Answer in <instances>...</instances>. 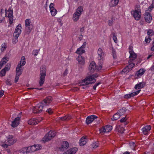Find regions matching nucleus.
<instances>
[{
  "label": "nucleus",
  "mask_w": 154,
  "mask_h": 154,
  "mask_svg": "<svg viewBox=\"0 0 154 154\" xmlns=\"http://www.w3.org/2000/svg\"><path fill=\"white\" fill-rule=\"evenodd\" d=\"M17 141L16 139L11 135H9L7 137V139L4 142H2L1 145L4 148H7L8 146L14 143Z\"/></svg>",
  "instance_id": "nucleus-1"
},
{
  "label": "nucleus",
  "mask_w": 154,
  "mask_h": 154,
  "mask_svg": "<svg viewBox=\"0 0 154 154\" xmlns=\"http://www.w3.org/2000/svg\"><path fill=\"white\" fill-rule=\"evenodd\" d=\"M98 75L97 74H94L92 75H90L87 77L85 79L79 83L80 85L84 86L88 85L94 83L96 80L94 78L97 77Z\"/></svg>",
  "instance_id": "nucleus-2"
},
{
  "label": "nucleus",
  "mask_w": 154,
  "mask_h": 154,
  "mask_svg": "<svg viewBox=\"0 0 154 154\" xmlns=\"http://www.w3.org/2000/svg\"><path fill=\"white\" fill-rule=\"evenodd\" d=\"M131 14L133 16L135 20H139L141 15L140 5H136L135 7L134 10H132L131 11Z\"/></svg>",
  "instance_id": "nucleus-3"
},
{
  "label": "nucleus",
  "mask_w": 154,
  "mask_h": 154,
  "mask_svg": "<svg viewBox=\"0 0 154 154\" xmlns=\"http://www.w3.org/2000/svg\"><path fill=\"white\" fill-rule=\"evenodd\" d=\"M40 80L39 83L40 86H42L44 82L45 78L46 73V69L45 67L42 66L40 69Z\"/></svg>",
  "instance_id": "nucleus-4"
},
{
  "label": "nucleus",
  "mask_w": 154,
  "mask_h": 154,
  "mask_svg": "<svg viewBox=\"0 0 154 154\" xmlns=\"http://www.w3.org/2000/svg\"><path fill=\"white\" fill-rule=\"evenodd\" d=\"M31 22L30 19H26L25 21V25L26 29L25 32L26 34H29L31 32L33 26L31 24Z\"/></svg>",
  "instance_id": "nucleus-5"
},
{
  "label": "nucleus",
  "mask_w": 154,
  "mask_h": 154,
  "mask_svg": "<svg viewBox=\"0 0 154 154\" xmlns=\"http://www.w3.org/2000/svg\"><path fill=\"white\" fill-rule=\"evenodd\" d=\"M11 7H10L9 8L7 11L5 10L6 11V16L8 17L9 18V23L10 24H11L13 23V11L12 10Z\"/></svg>",
  "instance_id": "nucleus-6"
},
{
  "label": "nucleus",
  "mask_w": 154,
  "mask_h": 154,
  "mask_svg": "<svg viewBox=\"0 0 154 154\" xmlns=\"http://www.w3.org/2000/svg\"><path fill=\"white\" fill-rule=\"evenodd\" d=\"M112 129V126L107 125L100 128L99 129V131L101 134H103L105 133L110 132L111 131Z\"/></svg>",
  "instance_id": "nucleus-7"
},
{
  "label": "nucleus",
  "mask_w": 154,
  "mask_h": 154,
  "mask_svg": "<svg viewBox=\"0 0 154 154\" xmlns=\"http://www.w3.org/2000/svg\"><path fill=\"white\" fill-rule=\"evenodd\" d=\"M55 136V134L54 132L51 131H50L43 138V141L45 142L48 141L54 137Z\"/></svg>",
  "instance_id": "nucleus-8"
},
{
  "label": "nucleus",
  "mask_w": 154,
  "mask_h": 154,
  "mask_svg": "<svg viewBox=\"0 0 154 154\" xmlns=\"http://www.w3.org/2000/svg\"><path fill=\"white\" fill-rule=\"evenodd\" d=\"M52 100L53 98L51 96H48L43 100L41 104L43 107L45 106H48L52 102Z\"/></svg>",
  "instance_id": "nucleus-9"
},
{
  "label": "nucleus",
  "mask_w": 154,
  "mask_h": 154,
  "mask_svg": "<svg viewBox=\"0 0 154 154\" xmlns=\"http://www.w3.org/2000/svg\"><path fill=\"white\" fill-rule=\"evenodd\" d=\"M43 108V106L40 103L36 106L34 107L32 109L33 112L34 113H38L42 112Z\"/></svg>",
  "instance_id": "nucleus-10"
},
{
  "label": "nucleus",
  "mask_w": 154,
  "mask_h": 154,
  "mask_svg": "<svg viewBox=\"0 0 154 154\" xmlns=\"http://www.w3.org/2000/svg\"><path fill=\"white\" fill-rule=\"evenodd\" d=\"M97 118V117L96 116L94 115L88 116L86 118V123L87 125H88L92 122L93 121H94Z\"/></svg>",
  "instance_id": "nucleus-11"
},
{
  "label": "nucleus",
  "mask_w": 154,
  "mask_h": 154,
  "mask_svg": "<svg viewBox=\"0 0 154 154\" xmlns=\"http://www.w3.org/2000/svg\"><path fill=\"white\" fill-rule=\"evenodd\" d=\"M69 144L66 141H64L62 143V144L59 147V149L61 151H63L67 149L69 147Z\"/></svg>",
  "instance_id": "nucleus-12"
},
{
  "label": "nucleus",
  "mask_w": 154,
  "mask_h": 154,
  "mask_svg": "<svg viewBox=\"0 0 154 154\" xmlns=\"http://www.w3.org/2000/svg\"><path fill=\"white\" fill-rule=\"evenodd\" d=\"M141 91L140 90H139L135 92H134L131 94H128L125 95L124 96V98L125 99H128L138 94Z\"/></svg>",
  "instance_id": "nucleus-13"
},
{
  "label": "nucleus",
  "mask_w": 154,
  "mask_h": 154,
  "mask_svg": "<svg viewBox=\"0 0 154 154\" xmlns=\"http://www.w3.org/2000/svg\"><path fill=\"white\" fill-rule=\"evenodd\" d=\"M103 50V49L101 48H99L98 49L97 54L98 57V58L99 60H101L105 56V53Z\"/></svg>",
  "instance_id": "nucleus-14"
},
{
  "label": "nucleus",
  "mask_w": 154,
  "mask_h": 154,
  "mask_svg": "<svg viewBox=\"0 0 154 154\" xmlns=\"http://www.w3.org/2000/svg\"><path fill=\"white\" fill-rule=\"evenodd\" d=\"M151 129V126L150 125H146L142 129L143 133L144 135H148Z\"/></svg>",
  "instance_id": "nucleus-15"
},
{
  "label": "nucleus",
  "mask_w": 154,
  "mask_h": 154,
  "mask_svg": "<svg viewBox=\"0 0 154 154\" xmlns=\"http://www.w3.org/2000/svg\"><path fill=\"white\" fill-rule=\"evenodd\" d=\"M20 119V118L19 117L15 118L14 120L12 122L11 126L13 128L17 127L19 124Z\"/></svg>",
  "instance_id": "nucleus-16"
},
{
  "label": "nucleus",
  "mask_w": 154,
  "mask_h": 154,
  "mask_svg": "<svg viewBox=\"0 0 154 154\" xmlns=\"http://www.w3.org/2000/svg\"><path fill=\"white\" fill-rule=\"evenodd\" d=\"M22 29V28L21 26V24H19L16 26L14 34L20 35L21 33Z\"/></svg>",
  "instance_id": "nucleus-17"
},
{
  "label": "nucleus",
  "mask_w": 154,
  "mask_h": 154,
  "mask_svg": "<svg viewBox=\"0 0 154 154\" xmlns=\"http://www.w3.org/2000/svg\"><path fill=\"white\" fill-rule=\"evenodd\" d=\"M144 17L145 19V21L148 23H150L152 20V17L150 13L146 12L145 13L144 16Z\"/></svg>",
  "instance_id": "nucleus-18"
},
{
  "label": "nucleus",
  "mask_w": 154,
  "mask_h": 154,
  "mask_svg": "<svg viewBox=\"0 0 154 154\" xmlns=\"http://www.w3.org/2000/svg\"><path fill=\"white\" fill-rule=\"evenodd\" d=\"M89 69L91 72H93L96 70V64L94 62H92L90 64Z\"/></svg>",
  "instance_id": "nucleus-19"
},
{
  "label": "nucleus",
  "mask_w": 154,
  "mask_h": 154,
  "mask_svg": "<svg viewBox=\"0 0 154 154\" xmlns=\"http://www.w3.org/2000/svg\"><path fill=\"white\" fill-rule=\"evenodd\" d=\"M145 71L146 70L144 69H140L136 72L135 76L137 78H140L143 74Z\"/></svg>",
  "instance_id": "nucleus-20"
},
{
  "label": "nucleus",
  "mask_w": 154,
  "mask_h": 154,
  "mask_svg": "<svg viewBox=\"0 0 154 154\" xmlns=\"http://www.w3.org/2000/svg\"><path fill=\"white\" fill-rule=\"evenodd\" d=\"M77 60L78 62L79 63L82 65H84L85 64V59L84 57L81 55L78 56L77 58Z\"/></svg>",
  "instance_id": "nucleus-21"
},
{
  "label": "nucleus",
  "mask_w": 154,
  "mask_h": 154,
  "mask_svg": "<svg viewBox=\"0 0 154 154\" xmlns=\"http://www.w3.org/2000/svg\"><path fill=\"white\" fill-rule=\"evenodd\" d=\"M18 152L19 154H27V153H29L27 147L23 148L19 150Z\"/></svg>",
  "instance_id": "nucleus-22"
},
{
  "label": "nucleus",
  "mask_w": 154,
  "mask_h": 154,
  "mask_svg": "<svg viewBox=\"0 0 154 154\" xmlns=\"http://www.w3.org/2000/svg\"><path fill=\"white\" fill-rule=\"evenodd\" d=\"M21 67L20 64H18L16 68V74L18 75H20L22 72Z\"/></svg>",
  "instance_id": "nucleus-23"
},
{
  "label": "nucleus",
  "mask_w": 154,
  "mask_h": 154,
  "mask_svg": "<svg viewBox=\"0 0 154 154\" xmlns=\"http://www.w3.org/2000/svg\"><path fill=\"white\" fill-rule=\"evenodd\" d=\"M119 0H111L109 3V6L110 7H115L117 5Z\"/></svg>",
  "instance_id": "nucleus-24"
},
{
  "label": "nucleus",
  "mask_w": 154,
  "mask_h": 154,
  "mask_svg": "<svg viewBox=\"0 0 154 154\" xmlns=\"http://www.w3.org/2000/svg\"><path fill=\"white\" fill-rule=\"evenodd\" d=\"M72 117L70 115L68 114L66 115L65 116L63 117H59V119L61 121H68L69 120L72 118Z\"/></svg>",
  "instance_id": "nucleus-25"
},
{
  "label": "nucleus",
  "mask_w": 154,
  "mask_h": 154,
  "mask_svg": "<svg viewBox=\"0 0 154 154\" xmlns=\"http://www.w3.org/2000/svg\"><path fill=\"white\" fill-rule=\"evenodd\" d=\"M145 85V83L144 82H140L138 84L136 85L134 87L136 89H139L143 88Z\"/></svg>",
  "instance_id": "nucleus-26"
},
{
  "label": "nucleus",
  "mask_w": 154,
  "mask_h": 154,
  "mask_svg": "<svg viewBox=\"0 0 154 154\" xmlns=\"http://www.w3.org/2000/svg\"><path fill=\"white\" fill-rule=\"evenodd\" d=\"M116 130L119 132L121 133H122L124 131V128L120 125H118L116 126Z\"/></svg>",
  "instance_id": "nucleus-27"
},
{
  "label": "nucleus",
  "mask_w": 154,
  "mask_h": 154,
  "mask_svg": "<svg viewBox=\"0 0 154 154\" xmlns=\"http://www.w3.org/2000/svg\"><path fill=\"white\" fill-rule=\"evenodd\" d=\"M9 60V57H4L0 61V64L3 65H4Z\"/></svg>",
  "instance_id": "nucleus-28"
},
{
  "label": "nucleus",
  "mask_w": 154,
  "mask_h": 154,
  "mask_svg": "<svg viewBox=\"0 0 154 154\" xmlns=\"http://www.w3.org/2000/svg\"><path fill=\"white\" fill-rule=\"evenodd\" d=\"M86 143V138L84 137H82L80 140L79 143L80 146H82L85 144Z\"/></svg>",
  "instance_id": "nucleus-29"
},
{
  "label": "nucleus",
  "mask_w": 154,
  "mask_h": 154,
  "mask_svg": "<svg viewBox=\"0 0 154 154\" xmlns=\"http://www.w3.org/2000/svg\"><path fill=\"white\" fill-rule=\"evenodd\" d=\"M80 16V15L75 13L73 15V20L75 22L77 21L79 19Z\"/></svg>",
  "instance_id": "nucleus-30"
},
{
  "label": "nucleus",
  "mask_w": 154,
  "mask_h": 154,
  "mask_svg": "<svg viewBox=\"0 0 154 154\" xmlns=\"http://www.w3.org/2000/svg\"><path fill=\"white\" fill-rule=\"evenodd\" d=\"M121 116V115L119 113L117 112L113 116L111 119L112 121L117 120Z\"/></svg>",
  "instance_id": "nucleus-31"
},
{
  "label": "nucleus",
  "mask_w": 154,
  "mask_h": 154,
  "mask_svg": "<svg viewBox=\"0 0 154 154\" xmlns=\"http://www.w3.org/2000/svg\"><path fill=\"white\" fill-rule=\"evenodd\" d=\"M83 11V8L82 6H79L76 9L75 13L80 15H81Z\"/></svg>",
  "instance_id": "nucleus-32"
},
{
  "label": "nucleus",
  "mask_w": 154,
  "mask_h": 154,
  "mask_svg": "<svg viewBox=\"0 0 154 154\" xmlns=\"http://www.w3.org/2000/svg\"><path fill=\"white\" fill-rule=\"evenodd\" d=\"M28 148V152H34L36 151V147L35 146V145L29 146Z\"/></svg>",
  "instance_id": "nucleus-33"
},
{
  "label": "nucleus",
  "mask_w": 154,
  "mask_h": 154,
  "mask_svg": "<svg viewBox=\"0 0 154 154\" xmlns=\"http://www.w3.org/2000/svg\"><path fill=\"white\" fill-rule=\"evenodd\" d=\"M26 60L24 56H22L21 57L20 61L19 63L18 64H20V66H23L26 64Z\"/></svg>",
  "instance_id": "nucleus-34"
},
{
  "label": "nucleus",
  "mask_w": 154,
  "mask_h": 154,
  "mask_svg": "<svg viewBox=\"0 0 154 154\" xmlns=\"http://www.w3.org/2000/svg\"><path fill=\"white\" fill-rule=\"evenodd\" d=\"M36 118H34L29 120L28 122V124L30 125H35L36 124Z\"/></svg>",
  "instance_id": "nucleus-35"
},
{
  "label": "nucleus",
  "mask_w": 154,
  "mask_h": 154,
  "mask_svg": "<svg viewBox=\"0 0 154 154\" xmlns=\"http://www.w3.org/2000/svg\"><path fill=\"white\" fill-rule=\"evenodd\" d=\"M19 35L13 34V38L12 40V42L14 44H15L18 41V38Z\"/></svg>",
  "instance_id": "nucleus-36"
},
{
  "label": "nucleus",
  "mask_w": 154,
  "mask_h": 154,
  "mask_svg": "<svg viewBox=\"0 0 154 154\" xmlns=\"http://www.w3.org/2000/svg\"><path fill=\"white\" fill-rule=\"evenodd\" d=\"M137 55L134 52L130 54V56H129L130 60H135L137 57Z\"/></svg>",
  "instance_id": "nucleus-37"
},
{
  "label": "nucleus",
  "mask_w": 154,
  "mask_h": 154,
  "mask_svg": "<svg viewBox=\"0 0 154 154\" xmlns=\"http://www.w3.org/2000/svg\"><path fill=\"white\" fill-rule=\"evenodd\" d=\"M68 150L70 154H75L77 150V148L76 147L72 148Z\"/></svg>",
  "instance_id": "nucleus-38"
},
{
  "label": "nucleus",
  "mask_w": 154,
  "mask_h": 154,
  "mask_svg": "<svg viewBox=\"0 0 154 154\" xmlns=\"http://www.w3.org/2000/svg\"><path fill=\"white\" fill-rule=\"evenodd\" d=\"M85 52V51L83 49L80 48L77 49L75 53L78 54H81L84 53Z\"/></svg>",
  "instance_id": "nucleus-39"
},
{
  "label": "nucleus",
  "mask_w": 154,
  "mask_h": 154,
  "mask_svg": "<svg viewBox=\"0 0 154 154\" xmlns=\"http://www.w3.org/2000/svg\"><path fill=\"white\" fill-rule=\"evenodd\" d=\"M50 11L51 14L52 16H55L57 13V10L54 8H52V9H50Z\"/></svg>",
  "instance_id": "nucleus-40"
},
{
  "label": "nucleus",
  "mask_w": 154,
  "mask_h": 154,
  "mask_svg": "<svg viewBox=\"0 0 154 154\" xmlns=\"http://www.w3.org/2000/svg\"><path fill=\"white\" fill-rule=\"evenodd\" d=\"M131 61L129 60V64L127 66L129 69L131 70L132 69V68L134 67L135 64L133 63H131Z\"/></svg>",
  "instance_id": "nucleus-41"
},
{
  "label": "nucleus",
  "mask_w": 154,
  "mask_h": 154,
  "mask_svg": "<svg viewBox=\"0 0 154 154\" xmlns=\"http://www.w3.org/2000/svg\"><path fill=\"white\" fill-rule=\"evenodd\" d=\"M7 45H5V43L4 44H2L1 46V51L2 52H3L7 48Z\"/></svg>",
  "instance_id": "nucleus-42"
},
{
  "label": "nucleus",
  "mask_w": 154,
  "mask_h": 154,
  "mask_svg": "<svg viewBox=\"0 0 154 154\" xmlns=\"http://www.w3.org/2000/svg\"><path fill=\"white\" fill-rule=\"evenodd\" d=\"M129 145L131 148L132 149H134V148H135L136 146V144L135 143L131 141L129 143Z\"/></svg>",
  "instance_id": "nucleus-43"
},
{
  "label": "nucleus",
  "mask_w": 154,
  "mask_h": 154,
  "mask_svg": "<svg viewBox=\"0 0 154 154\" xmlns=\"http://www.w3.org/2000/svg\"><path fill=\"white\" fill-rule=\"evenodd\" d=\"M147 34L149 36H151L153 35V31L152 29H149L147 32Z\"/></svg>",
  "instance_id": "nucleus-44"
},
{
  "label": "nucleus",
  "mask_w": 154,
  "mask_h": 154,
  "mask_svg": "<svg viewBox=\"0 0 154 154\" xmlns=\"http://www.w3.org/2000/svg\"><path fill=\"white\" fill-rule=\"evenodd\" d=\"M130 70H131L129 69L126 66L122 70V72L125 73H127Z\"/></svg>",
  "instance_id": "nucleus-45"
},
{
  "label": "nucleus",
  "mask_w": 154,
  "mask_h": 154,
  "mask_svg": "<svg viewBox=\"0 0 154 154\" xmlns=\"http://www.w3.org/2000/svg\"><path fill=\"white\" fill-rule=\"evenodd\" d=\"M6 71L4 69H2L0 72V76L2 77L5 76V75Z\"/></svg>",
  "instance_id": "nucleus-46"
},
{
  "label": "nucleus",
  "mask_w": 154,
  "mask_h": 154,
  "mask_svg": "<svg viewBox=\"0 0 154 154\" xmlns=\"http://www.w3.org/2000/svg\"><path fill=\"white\" fill-rule=\"evenodd\" d=\"M10 64L8 63L7 64L6 66L3 69H4V70L6 71H8L10 69Z\"/></svg>",
  "instance_id": "nucleus-47"
},
{
  "label": "nucleus",
  "mask_w": 154,
  "mask_h": 154,
  "mask_svg": "<svg viewBox=\"0 0 154 154\" xmlns=\"http://www.w3.org/2000/svg\"><path fill=\"white\" fill-rule=\"evenodd\" d=\"M40 50V49L39 50H34L32 52V54H34V56H36L38 54Z\"/></svg>",
  "instance_id": "nucleus-48"
},
{
  "label": "nucleus",
  "mask_w": 154,
  "mask_h": 154,
  "mask_svg": "<svg viewBox=\"0 0 154 154\" xmlns=\"http://www.w3.org/2000/svg\"><path fill=\"white\" fill-rule=\"evenodd\" d=\"M126 109L125 108H123L120 109L119 111V113L121 115H122V113L125 112H126Z\"/></svg>",
  "instance_id": "nucleus-49"
},
{
  "label": "nucleus",
  "mask_w": 154,
  "mask_h": 154,
  "mask_svg": "<svg viewBox=\"0 0 154 154\" xmlns=\"http://www.w3.org/2000/svg\"><path fill=\"white\" fill-rule=\"evenodd\" d=\"M152 39L150 36H148V37H146L145 39V42L146 43V44L148 42L149 43Z\"/></svg>",
  "instance_id": "nucleus-50"
},
{
  "label": "nucleus",
  "mask_w": 154,
  "mask_h": 154,
  "mask_svg": "<svg viewBox=\"0 0 154 154\" xmlns=\"http://www.w3.org/2000/svg\"><path fill=\"white\" fill-rule=\"evenodd\" d=\"M113 39L114 42L116 43H117V39L116 37V34L115 33H113Z\"/></svg>",
  "instance_id": "nucleus-51"
},
{
  "label": "nucleus",
  "mask_w": 154,
  "mask_h": 154,
  "mask_svg": "<svg viewBox=\"0 0 154 154\" xmlns=\"http://www.w3.org/2000/svg\"><path fill=\"white\" fill-rule=\"evenodd\" d=\"M129 52L130 54L134 53L133 51V47L131 46H130L129 48Z\"/></svg>",
  "instance_id": "nucleus-52"
},
{
  "label": "nucleus",
  "mask_w": 154,
  "mask_h": 154,
  "mask_svg": "<svg viewBox=\"0 0 154 154\" xmlns=\"http://www.w3.org/2000/svg\"><path fill=\"white\" fill-rule=\"evenodd\" d=\"M6 83L8 85H11L12 84L11 80L9 79H8L6 80Z\"/></svg>",
  "instance_id": "nucleus-53"
},
{
  "label": "nucleus",
  "mask_w": 154,
  "mask_h": 154,
  "mask_svg": "<svg viewBox=\"0 0 154 154\" xmlns=\"http://www.w3.org/2000/svg\"><path fill=\"white\" fill-rule=\"evenodd\" d=\"M35 145L36 147V151L42 148L41 145Z\"/></svg>",
  "instance_id": "nucleus-54"
},
{
  "label": "nucleus",
  "mask_w": 154,
  "mask_h": 154,
  "mask_svg": "<svg viewBox=\"0 0 154 154\" xmlns=\"http://www.w3.org/2000/svg\"><path fill=\"white\" fill-rule=\"evenodd\" d=\"M46 112H48L49 114H52L53 112L52 109L51 108H49L47 109Z\"/></svg>",
  "instance_id": "nucleus-55"
},
{
  "label": "nucleus",
  "mask_w": 154,
  "mask_h": 154,
  "mask_svg": "<svg viewBox=\"0 0 154 154\" xmlns=\"http://www.w3.org/2000/svg\"><path fill=\"white\" fill-rule=\"evenodd\" d=\"M42 120V117H39L36 118V124H38Z\"/></svg>",
  "instance_id": "nucleus-56"
},
{
  "label": "nucleus",
  "mask_w": 154,
  "mask_h": 154,
  "mask_svg": "<svg viewBox=\"0 0 154 154\" xmlns=\"http://www.w3.org/2000/svg\"><path fill=\"white\" fill-rule=\"evenodd\" d=\"M20 76V75H17V74H16V76L15 79V80H14V82L15 83H16L18 82L19 76Z\"/></svg>",
  "instance_id": "nucleus-57"
},
{
  "label": "nucleus",
  "mask_w": 154,
  "mask_h": 154,
  "mask_svg": "<svg viewBox=\"0 0 154 154\" xmlns=\"http://www.w3.org/2000/svg\"><path fill=\"white\" fill-rule=\"evenodd\" d=\"M127 120V119L126 117H124L122 118L120 120V122H125Z\"/></svg>",
  "instance_id": "nucleus-58"
},
{
  "label": "nucleus",
  "mask_w": 154,
  "mask_h": 154,
  "mask_svg": "<svg viewBox=\"0 0 154 154\" xmlns=\"http://www.w3.org/2000/svg\"><path fill=\"white\" fill-rule=\"evenodd\" d=\"M112 53L113 55V57L114 58H115V57H116V51L114 49H112Z\"/></svg>",
  "instance_id": "nucleus-59"
},
{
  "label": "nucleus",
  "mask_w": 154,
  "mask_h": 154,
  "mask_svg": "<svg viewBox=\"0 0 154 154\" xmlns=\"http://www.w3.org/2000/svg\"><path fill=\"white\" fill-rule=\"evenodd\" d=\"M86 45V42H84L83 44L82 45V46H81L80 48L83 49L85 48Z\"/></svg>",
  "instance_id": "nucleus-60"
},
{
  "label": "nucleus",
  "mask_w": 154,
  "mask_h": 154,
  "mask_svg": "<svg viewBox=\"0 0 154 154\" xmlns=\"http://www.w3.org/2000/svg\"><path fill=\"white\" fill-rule=\"evenodd\" d=\"M100 84V83H98L95 85L93 87V88L94 90H95L96 89V88L97 87L98 85Z\"/></svg>",
  "instance_id": "nucleus-61"
},
{
  "label": "nucleus",
  "mask_w": 154,
  "mask_h": 154,
  "mask_svg": "<svg viewBox=\"0 0 154 154\" xmlns=\"http://www.w3.org/2000/svg\"><path fill=\"white\" fill-rule=\"evenodd\" d=\"M113 23V21L112 20H109V21H108V25L109 26H111L112 25Z\"/></svg>",
  "instance_id": "nucleus-62"
},
{
  "label": "nucleus",
  "mask_w": 154,
  "mask_h": 154,
  "mask_svg": "<svg viewBox=\"0 0 154 154\" xmlns=\"http://www.w3.org/2000/svg\"><path fill=\"white\" fill-rule=\"evenodd\" d=\"M68 73V70L67 69H66L65 70L64 72H63V76H65Z\"/></svg>",
  "instance_id": "nucleus-63"
},
{
  "label": "nucleus",
  "mask_w": 154,
  "mask_h": 154,
  "mask_svg": "<svg viewBox=\"0 0 154 154\" xmlns=\"http://www.w3.org/2000/svg\"><path fill=\"white\" fill-rule=\"evenodd\" d=\"M152 46L151 47V50L152 51H154V41L152 43Z\"/></svg>",
  "instance_id": "nucleus-64"
}]
</instances>
